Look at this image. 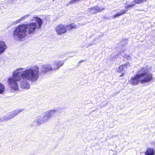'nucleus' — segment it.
<instances>
[{"label": "nucleus", "mask_w": 155, "mask_h": 155, "mask_svg": "<svg viewBox=\"0 0 155 155\" xmlns=\"http://www.w3.org/2000/svg\"><path fill=\"white\" fill-rule=\"evenodd\" d=\"M79 1V0H71L70 1L69 3L70 4H71Z\"/></svg>", "instance_id": "393cba45"}, {"label": "nucleus", "mask_w": 155, "mask_h": 155, "mask_svg": "<svg viewBox=\"0 0 155 155\" xmlns=\"http://www.w3.org/2000/svg\"><path fill=\"white\" fill-rule=\"evenodd\" d=\"M145 155H154L155 151L152 148H147L145 152Z\"/></svg>", "instance_id": "ddd939ff"}, {"label": "nucleus", "mask_w": 155, "mask_h": 155, "mask_svg": "<svg viewBox=\"0 0 155 155\" xmlns=\"http://www.w3.org/2000/svg\"><path fill=\"white\" fill-rule=\"evenodd\" d=\"M29 16H30V15H29V14H28V15H25L23 17H21L20 19H19L17 20H16V23L18 24V23H19L21 21L24 20L26 18L28 17Z\"/></svg>", "instance_id": "f3484780"}, {"label": "nucleus", "mask_w": 155, "mask_h": 155, "mask_svg": "<svg viewBox=\"0 0 155 155\" xmlns=\"http://www.w3.org/2000/svg\"><path fill=\"white\" fill-rule=\"evenodd\" d=\"M7 116V114H6L4 116L1 117L0 118V122H5L8 120V117Z\"/></svg>", "instance_id": "aec40b11"}, {"label": "nucleus", "mask_w": 155, "mask_h": 155, "mask_svg": "<svg viewBox=\"0 0 155 155\" xmlns=\"http://www.w3.org/2000/svg\"><path fill=\"white\" fill-rule=\"evenodd\" d=\"M51 67H52V70H55L56 69H58L59 68L58 66V65H57V64L56 61H55L54 62V63L52 65V66Z\"/></svg>", "instance_id": "412c9836"}, {"label": "nucleus", "mask_w": 155, "mask_h": 155, "mask_svg": "<svg viewBox=\"0 0 155 155\" xmlns=\"http://www.w3.org/2000/svg\"><path fill=\"white\" fill-rule=\"evenodd\" d=\"M52 70V67L50 64H46L42 65L41 69V73H45Z\"/></svg>", "instance_id": "9d476101"}, {"label": "nucleus", "mask_w": 155, "mask_h": 155, "mask_svg": "<svg viewBox=\"0 0 155 155\" xmlns=\"http://www.w3.org/2000/svg\"><path fill=\"white\" fill-rule=\"evenodd\" d=\"M129 65V64H125L122 65L119 67L117 69V71L122 73V74L120 75V77H121L124 74L125 70L127 69V67Z\"/></svg>", "instance_id": "9b49d317"}, {"label": "nucleus", "mask_w": 155, "mask_h": 155, "mask_svg": "<svg viewBox=\"0 0 155 155\" xmlns=\"http://www.w3.org/2000/svg\"><path fill=\"white\" fill-rule=\"evenodd\" d=\"M103 35V34H102L101 36H100L98 38H95L93 40L94 42H91L89 43V46L92 45L94 44H96V43H97L98 42H99V41H97L96 42V41L97 39L98 40H99V38L101 37Z\"/></svg>", "instance_id": "6ab92c4d"}, {"label": "nucleus", "mask_w": 155, "mask_h": 155, "mask_svg": "<svg viewBox=\"0 0 155 155\" xmlns=\"http://www.w3.org/2000/svg\"><path fill=\"white\" fill-rule=\"evenodd\" d=\"M62 110V108H58L44 112L42 116L45 122L48 121L51 117L54 116L55 114H60Z\"/></svg>", "instance_id": "20e7f679"}, {"label": "nucleus", "mask_w": 155, "mask_h": 155, "mask_svg": "<svg viewBox=\"0 0 155 155\" xmlns=\"http://www.w3.org/2000/svg\"><path fill=\"white\" fill-rule=\"evenodd\" d=\"M140 79V82L141 84L147 83L150 82L153 80V75L146 68H143L138 71Z\"/></svg>", "instance_id": "7ed1b4c3"}, {"label": "nucleus", "mask_w": 155, "mask_h": 155, "mask_svg": "<svg viewBox=\"0 0 155 155\" xmlns=\"http://www.w3.org/2000/svg\"><path fill=\"white\" fill-rule=\"evenodd\" d=\"M135 5L134 4H132L130 5H128L127 6H126L125 8L127 9V10L125 11L124 10H123L121 11L120 13H118L116 15H114L113 16V18H115L117 17H119L121 15L125 14L127 11L129 9V8H131V7L134 6Z\"/></svg>", "instance_id": "1a4fd4ad"}, {"label": "nucleus", "mask_w": 155, "mask_h": 155, "mask_svg": "<svg viewBox=\"0 0 155 155\" xmlns=\"http://www.w3.org/2000/svg\"><path fill=\"white\" fill-rule=\"evenodd\" d=\"M138 75H140L138 71L137 74L134 77H132L130 79V82L131 84L136 85L138 84L139 82H140V76H137Z\"/></svg>", "instance_id": "6e6552de"}, {"label": "nucleus", "mask_w": 155, "mask_h": 155, "mask_svg": "<svg viewBox=\"0 0 155 155\" xmlns=\"http://www.w3.org/2000/svg\"><path fill=\"white\" fill-rule=\"evenodd\" d=\"M104 9V8L98 6H95L88 8L87 11L89 14H95L98 12H101Z\"/></svg>", "instance_id": "39448f33"}, {"label": "nucleus", "mask_w": 155, "mask_h": 155, "mask_svg": "<svg viewBox=\"0 0 155 155\" xmlns=\"http://www.w3.org/2000/svg\"><path fill=\"white\" fill-rule=\"evenodd\" d=\"M121 53H122V52L120 51V52L119 54H120L121 55H122V54Z\"/></svg>", "instance_id": "cd10ccee"}, {"label": "nucleus", "mask_w": 155, "mask_h": 155, "mask_svg": "<svg viewBox=\"0 0 155 155\" xmlns=\"http://www.w3.org/2000/svg\"><path fill=\"white\" fill-rule=\"evenodd\" d=\"M5 87L2 84L0 83V94L3 93L5 90Z\"/></svg>", "instance_id": "4be33fe9"}, {"label": "nucleus", "mask_w": 155, "mask_h": 155, "mask_svg": "<svg viewBox=\"0 0 155 155\" xmlns=\"http://www.w3.org/2000/svg\"><path fill=\"white\" fill-rule=\"evenodd\" d=\"M12 25H15L16 24H17V23H16V21H13L12 23Z\"/></svg>", "instance_id": "a878e982"}, {"label": "nucleus", "mask_w": 155, "mask_h": 155, "mask_svg": "<svg viewBox=\"0 0 155 155\" xmlns=\"http://www.w3.org/2000/svg\"><path fill=\"white\" fill-rule=\"evenodd\" d=\"M66 28V30L67 29L69 31L77 27V25L73 24H71L68 25H65Z\"/></svg>", "instance_id": "2eb2a0df"}, {"label": "nucleus", "mask_w": 155, "mask_h": 155, "mask_svg": "<svg viewBox=\"0 0 155 155\" xmlns=\"http://www.w3.org/2000/svg\"><path fill=\"white\" fill-rule=\"evenodd\" d=\"M55 29L58 35H61L66 32V28L63 24H60L56 26Z\"/></svg>", "instance_id": "423d86ee"}, {"label": "nucleus", "mask_w": 155, "mask_h": 155, "mask_svg": "<svg viewBox=\"0 0 155 155\" xmlns=\"http://www.w3.org/2000/svg\"><path fill=\"white\" fill-rule=\"evenodd\" d=\"M128 39L125 38L122 40L120 42V45L122 46L126 45L128 43Z\"/></svg>", "instance_id": "a211bd4d"}, {"label": "nucleus", "mask_w": 155, "mask_h": 155, "mask_svg": "<svg viewBox=\"0 0 155 155\" xmlns=\"http://www.w3.org/2000/svg\"><path fill=\"white\" fill-rule=\"evenodd\" d=\"M35 20L38 24V26L36 23L33 22L28 25H21L16 28L13 32L14 39L16 41H21L26 36L27 29H28V33L31 34L34 33L37 28H41L43 23L42 19L37 17H35Z\"/></svg>", "instance_id": "f03ea898"}, {"label": "nucleus", "mask_w": 155, "mask_h": 155, "mask_svg": "<svg viewBox=\"0 0 155 155\" xmlns=\"http://www.w3.org/2000/svg\"><path fill=\"white\" fill-rule=\"evenodd\" d=\"M84 61V60H81V61H79V63H81V62H83V61Z\"/></svg>", "instance_id": "bb28decb"}, {"label": "nucleus", "mask_w": 155, "mask_h": 155, "mask_svg": "<svg viewBox=\"0 0 155 155\" xmlns=\"http://www.w3.org/2000/svg\"><path fill=\"white\" fill-rule=\"evenodd\" d=\"M7 48V47L4 42L0 41V55L5 51Z\"/></svg>", "instance_id": "f8f14e48"}, {"label": "nucleus", "mask_w": 155, "mask_h": 155, "mask_svg": "<svg viewBox=\"0 0 155 155\" xmlns=\"http://www.w3.org/2000/svg\"><path fill=\"white\" fill-rule=\"evenodd\" d=\"M147 0H134V2L136 3L140 4L144 2H146Z\"/></svg>", "instance_id": "b1692460"}, {"label": "nucleus", "mask_w": 155, "mask_h": 155, "mask_svg": "<svg viewBox=\"0 0 155 155\" xmlns=\"http://www.w3.org/2000/svg\"><path fill=\"white\" fill-rule=\"evenodd\" d=\"M23 68H17L13 73L11 77L8 80L10 87L14 90H18V85L17 82L22 78L23 81L20 82V86L21 88L28 89L30 84L27 80L32 82L36 81L39 77V68L36 66L31 67L23 71L20 73L19 71H22Z\"/></svg>", "instance_id": "f257e3e1"}, {"label": "nucleus", "mask_w": 155, "mask_h": 155, "mask_svg": "<svg viewBox=\"0 0 155 155\" xmlns=\"http://www.w3.org/2000/svg\"><path fill=\"white\" fill-rule=\"evenodd\" d=\"M35 118L40 125L45 122L42 115L37 116Z\"/></svg>", "instance_id": "4468645a"}, {"label": "nucleus", "mask_w": 155, "mask_h": 155, "mask_svg": "<svg viewBox=\"0 0 155 155\" xmlns=\"http://www.w3.org/2000/svg\"><path fill=\"white\" fill-rule=\"evenodd\" d=\"M40 125L39 122L37 120L35 119L32 122V123L30 125V126L33 127H37L38 125Z\"/></svg>", "instance_id": "dca6fc26"}, {"label": "nucleus", "mask_w": 155, "mask_h": 155, "mask_svg": "<svg viewBox=\"0 0 155 155\" xmlns=\"http://www.w3.org/2000/svg\"><path fill=\"white\" fill-rule=\"evenodd\" d=\"M57 61V65H58L59 68L61 66H62L64 62V60H62L60 61Z\"/></svg>", "instance_id": "5701e85b"}, {"label": "nucleus", "mask_w": 155, "mask_h": 155, "mask_svg": "<svg viewBox=\"0 0 155 155\" xmlns=\"http://www.w3.org/2000/svg\"><path fill=\"white\" fill-rule=\"evenodd\" d=\"M24 110V109H15L7 114L8 120H10L18 114L19 113Z\"/></svg>", "instance_id": "0eeeda50"}]
</instances>
